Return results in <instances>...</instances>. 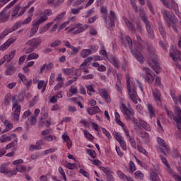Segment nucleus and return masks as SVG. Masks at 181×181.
Wrapping results in <instances>:
<instances>
[{"label": "nucleus", "instance_id": "nucleus-1", "mask_svg": "<svg viewBox=\"0 0 181 181\" xmlns=\"http://www.w3.org/2000/svg\"><path fill=\"white\" fill-rule=\"evenodd\" d=\"M11 100L13 103V109L14 112L12 114L13 120L18 122L19 121V116L21 115V105H19V102L16 100V97H11V95H6L4 98V104L6 107L11 105Z\"/></svg>", "mask_w": 181, "mask_h": 181}, {"label": "nucleus", "instance_id": "nucleus-2", "mask_svg": "<svg viewBox=\"0 0 181 181\" xmlns=\"http://www.w3.org/2000/svg\"><path fill=\"white\" fill-rule=\"evenodd\" d=\"M126 80L127 91L129 93V97L134 104H138V101H141V99L139 98L138 94L136 93V88L135 87V83L132 82L131 83V77L128 74L126 75Z\"/></svg>", "mask_w": 181, "mask_h": 181}, {"label": "nucleus", "instance_id": "nucleus-3", "mask_svg": "<svg viewBox=\"0 0 181 181\" xmlns=\"http://www.w3.org/2000/svg\"><path fill=\"white\" fill-rule=\"evenodd\" d=\"M137 43L135 45L134 49H132V54L133 56L138 60V62L141 64L144 63V56L141 52H142V49H144V41H142V38L140 36H136Z\"/></svg>", "mask_w": 181, "mask_h": 181}, {"label": "nucleus", "instance_id": "nucleus-4", "mask_svg": "<svg viewBox=\"0 0 181 181\" xmlns=\"http://www.w3.org/2000/svg\"><path fill=\"white\" fill-rule=\"evenodd\" d=\"M139 16L144 23L145 24L146 29L147 30L148 37L150 39H155V31L153 30V27L152 26V23L149 21L148 17L146 16V13L144 9H139Z\"/></svg>", "mask_w": 181, "mask_h": 181}, {"label": "nucleus", "instance_id": "nucleus-5", "mask_svg": "<svg viewBox=\"0 0 181 181\" xmlns=\"http://www.w3.org/2000/svg\"><path fill=\"white\" fill-rule=\"evenodd\" d=\"M122 112L124 115H125V119L127 121H132L134 124V127L139 128V124L138 123V119L134 117L135 115V112H134V109L132 107H127V105L124 103L122 104Z\"/></svg>", "mask_w": 181, "mask_h": 181}, {"label": "nucleus", "instance_id": "nucleus-6", "mask_svg": "<svg viewBox=\"0 0 181 181\" xmlns=\"http://www.w3.org/2000/svg\"><path fill=\"white\" fill-rule=\"evenodd\" d=\"M40 43H42V39H40V37L33 38L28 40L26 42V45L30 46V47L25 49V54H30V53L35 52V49L39 47Z\"/></svg>", "mask_w": 181, "mask_h": 181}, {"label": "nucleus", "instance_id": "nucleus-7", "mask_svg": "<svg viewBox=\"0 0 181 181\" xmlns=\"http://www.w3.org/2000/svg\"><path fill=\"white\" fill-rule=\"evenodd\" d=\"M126 25L129 30H131L132 33H135L137 30L139 33H142V25H141L140 22L136 23V29L135 28V25L134 23L129 21V20H125Z\"/></svg>", "mask_w": 181, "mask_h": 181}, {"label": "nucleus", "instance_id": "nucleus-8", "mask_svg": "<svg viewBox=\"0 0 181 181\" xmlns=\"http://www.w3.org/2000/svg\"><path fill=\"white\" fill-rule=\"evenodd\" d=\"M162 13L164 19H168L172 23H177V18H176L174 13L168 11V10H163Z\"/></svg>", "mask_w": 181, "mask_h": 181}, {"label": "nucleus", "instance_id": "nucleus-9", "mask_svg": "<svg viewBox=\"0 0 181 181\" xmlns=\"http://www.w3.org/2000/svg\"><path fill=\"white\" fill-rule=\"evenodd\" d=\"M144 71H145L146 74V77L145 80L148 83H153L155 80V76H153V74L152 73V71L146 67L143 68Z\"/></svg>", "mask_w": 181, "mask_h": 181}, {"label": "nucleus", "instance_id": "nucleus-10", "mask_svg": "<svg viewBox=\"0 0 181 181\" xmlns=\"http://www.w3.org/2000/svg\"><path fill=\"white\" fill-rule=\"evenodd\" d=\"M170 56L174 62H180V52L177 49L173 47L170 49Z\"/></svg>", "mask_w": 181, "mask_h": 181}, {"label": "nucleus", "instance_id": "nucleus-11", "mask_svg": "<svg viewBox=\"0 0 181 181\" xmlns=\"http://www.w3.org/2000/svg\"><path fill=\"white\" fill-rule=\"evenodd\" d=\"M147 53L151 59V62H153L155 64H158V54H156L155 48L153 47V48H148Z\"/></svg>", "mask_w": 181, "mask_h": 181}, {"label": "nucleus", "instance_id": "nucleus-12", "mask_svg": "<svg viewBox=\"0 0 181 181\" xmlns=\"http://www.w3.org/2000/svg\"><path fill=\"white\" fill-rule=\"evenodd\" d=\"M153 96L156 103L158 105H162V100H161L162 93H160V90H159L158 89H156L153 90Z\"/></svg>", "mask_w": 181, "mask_h": 181}, {"label": "nucleus", "instance_id": "nucleus-13", "mask_svg": "<svg viewBox=\"0 0 181 181\" xmlns=\"http://www.w3.org/2000/svg\"><path fill=\"white\" fill-rule=\"evenodd\" d=\"M100 169L105 173L107 181H114V176L112 175L114 173L110 170V168L100 167Z\"/></svg>", "mask_w": 181, "mask_h": 181}, {"label": "nucleus", "instance_id": "nucleus-14", "mask_svg": "<svg viewBox=\"0 0 181 181\" xmlns=\"http://www.w3.org/2000/svg\"><path fill=\"white\" fill-rule=\"evenodd\" d=\"M100 95L103 98L107 104H110L111 103V97L110 95H108V93H107V90L102 89L100 91Z\"/></svg>", "mask_w": 181, "mask_h": 181}, {"label": "nucleus", "instance_id": "nucleus-15", "mask_svg": "<svg viewBox=\"0 0 181 181\" xmlns=\"http://www.w3.org/2000/svg\"><path fill=\"white\" fill-rule=\"evenodd\" d=\"M175 114H176V116L173 117V120L175 121V122H181V108L179 106H175Z\"/></svg>", "mask_w": 181, "mask_h": 181}, {"label": "nucleus", "instance_id": "nucleus-16", "mask_svg": "<svg viewBox=\"0 0 181 181\" xmlns=\"http://www.w3.org/2000/svg\"><path fill=\"white\" fill-rule=\"evenodd\" d=\"M63 71L65 74H67V76H69V78H71L73 76H78L77 71H74V68L64 69H63Z\"/></svg>", "mask_w": 181, "mask_h": 181}, {"label": "nucleus", "instance_id": "nucleus-17", "mask_svg": "<svg viewBox=\"0 0 181 181\" xmlns=\"http://www.w3.org/2000/svg\"><path fill=\"white\" fill-rule=\"evenodd\" d=\"M100 111H101V110H100L98 106H93L87 109V112L89 114V115H95V114H98Z\"/></svg>", "mask_w": 181, "mask_h": 181}, {"label": "nucleus", "instance_id": "nucleus-18", "mask_svg": "<svg viewBox=\"0 0 181 181\" xmlns=\"http://www.w3.org/2000/svg\"><path fill=\"white\" fill-rule=\"evenodd\" d=\"M37 30H39V25L35 24L34 21L32 22V28L30 33V37L35 36L36 33H37Z\"/></svg>", "mask_w": 181, "mask_h": 181}, {"label": "nucleus", "instance_id": "nucleus-19", "mask_svg": "<svg viewBox=\"0 0 181 181\" xmlns=\"http://www.w3.org/2000/svg\"><path fill=\"white\" fill-rule=\"evenodd\" d=\"M2 136L3 138L1 141V144L8 142V141H12L13 139H16V134H12L11 136H5V135H3Z\"/></svg>", "mask_w": 181, "mask_h": 181}, {"label": "nucleus", "instance_id": "nucleus-20", "mask_svg": "<svg viewBox=\"0 0 181 181\" xmlns=\"http://www.w3.org/2000/svg\"><path fill=\"white\" fill-rule=\"evenodd\" d=\"M21 26H22L21 21L16 23L13 27H11L10 29L8 30V33H12V32H15V30H18V29H19Z\"/></svg>", "mask_w": 181, "mask_h": 181}, {"label": "nucleus", "instance_id": "nucleus-21", "mask_svg": "<svg viewBox=\"0 0 181 181\" xmlns=\"http://www.w3.org/2000/svg\"><path fill=\"white\" fill-rule=\"evenodd\" d=\"M21 10V6L16 5L11 11V21H13V18L18 15V12Z\"/></svg>", "mask_w": 181, "mask_h": 181}, {"label": "nucleus", "instance_id": "nucleus-22", "mask_svg": "<svg viewBox=\"0 0 181 181\" xmlns=\"http://www.w3.org/2000/svg\"><path fill=\"white\" fill-rule=\"evenodd\" d=\"M77 30L74 32V35H78V33H83L84 32L85 29L84 27H83V24L78 23L76 24Z\"/></svg>", "mask_w": 181, "mask_h": 181}, {"label": "nucleus", "instance_id": "nucleus-23", "mask_svg": "<svg viewBox=\"0 0 181 181\" xmlns=\"http://www.w3.org/2000/svg\"><path fill=\"white\" fill-rule=\"evenodd\" d=\"M16 71L15 67H13V65H9L6 71V76H12V74H14Z\"/></svg>", "mask_w": 181, "mask_h": 181}, {"label": "nucleus", "instance_id": "nucleus-24", "mask_svg": "<svg viewBox=\"0 0 181 181\" xmlns=\"http://www.w3.org/2000/svg\"><path fill=\"white\" fill-rule=\"evenodd\" d=\"M143 127L146 131H151V127L148 123H146L145 121L139 119V126Z\"/></svg>", "mask_w": 181, "mask_h": 181}, {"label": "nucleus", "instance_id": "nucleus-25", "mask_svg": "<svg viewBox=\"0 0 181 181\" xmlns=\"http://www.w3.org/2000/svg\"><path fill=\"white\" fill-rule=\"evenodd\" d=\"M160 159H161L163 163H164V165H165L168 171L170 173H172V168H170V165H169V163H168V160H166V158H165L163 156H160Z\"/></svg>", "mask_w": 181, "mask_h": 181}, {"label": "nucleus", "instance_id": "nucleus-26", "mask_svg": "<svg viewBox=\"0 0 181 181\" xmlns=\"http://www.w3.org/2000/svg\"><path fill=\"white\" fill-rule=\"evenodd\" d=\"M46 86L47 84H45V81H40L37 84V88L38 90H41L42 88L41 93H45L46 91Z\"/></svg>", "mask_w": 181, "mask_h": 181}, {"label": "nucleus", "instance_id": "nucleus-27", "mask_svg": "<svg viewBox=\"0 0 181 181\" xmlns=\"http://www.w3.org/2000/svg\"><path fill=\"white\" fill-rule=\"evenodd\" d=\"M108 60L110 63H112V64H113L116 69H118V67H119V65L118 64V61L117 60V58L110 56L108 58Z\"/></svg>", "mask_w": 181, "mask_h": 181}, {"label": "nucleus", "instance_id": "nucleus-28", "mask_svg": "<svg viewBox=\"0 0 181 181\" xmlns=\"http://www.w3.org/2000/svg\"><path fill=\"white\" fill-rule=\"evenodd\" d=\"M147 108L148 110V112L150 114V118L152 119L153 117H155V110H153V106L151 104L147 105Z\"/></svg>", "mask_w": 181, "mask_h": 181}, {"label": "nucleus", "instance_id": "nucleus-29", "mask_svg": "<svg viewBox=\"0 0 181 181\" xmlns=\"http://www.w3.org/2000/svg\"><path fill=\"white\" fill-rule=\"evenodd\" d=\"M115 117L117 125H119L120 127H124V123L121 122V117L119 116V113L116 112L115 113Z\"/></svg>", "mask_w": 181, "mask_h": 181}, {"label": "nucleus", "instance_id": "nucleus-30", "mask_svg": "<svg viewBox=\"0 0 181 181\" xmlns=\"http://www.w3.org/2000/svg\"><path fill=\"white\" fill-rule=\"evenodd\" d=\"M48 18L42 16H40V18L38 19V21H33L34 23L37 24L38 26H40V25H42V23H44V22H46V21H47Z\"/></svg>", "mask_w": 181, "mask_h": 181}, {"label": "nucleus", "instance_id": "nucleus-31", "mask_svg": "<svg viewBox=\"0 0 181 181\" xmlns=\"http://www.w3.org/2000/svg\"><path fill=\"white\" fill-rule=\"evenodd\" d=\"M93 57H90L87 59H86L83 62V63L82 64H81V66H79V69L81 70H84V69L86 68V66H87L88 63H90V62H91L93 60Z\"/></svg>", "mask_w": 181, "mask_h": 181}, {"label": "nucleus", "instance_id": "nucleus-32", "mask_svg": "<svg viewBox=\"0 0 181 181\" xmlns=\"http://www.w3.org/2000/svg\"><path fill=\"white\" fill-rule=\"evenodd\" d=\"M158 30L161 36L163 37V39H165V37H166V30H165V28H163L162 23H159Z\"/></svg>", "mask_w": 181, "mask_h": 181}, {"label": "nucleus", "instance_id": "nucleus-33", "mask_svg": "<svg viewBox=\"0 0 181 181\" xmlns=\"http://www.w3.org/2000/svg\"><path fill=\"white\" fill-rule=\"evenodd\" d=\"M125 40L131 50V53H132V50H134V48L133 47V45H132V39H131V37L129 36H126L125 37Z\"/></svg>", "mask_w": 181, "mask_h": 181}, {"label": "nucleus", "instance_id": "nucleus-34", "mask_svg": "<svg viewBox=\"0 0 181 181\" xmlns=\"http://www.w3.org/2000/svg\"><path fill=\"white\" fill-rule=\"evenodd\" d=\"M9 19V16L5 13V11H2L0 13V21L1 22H6Z\"/></svg>", "mask_w": 181, "mask_h": 181}, {"label": "nucleus", "instance_id": "nucleus-35", "mask_svg": "<svg viewBox=\"0 0 181 181\" xmlns=\"http://www.w3.org/2000/svg\"><path fill=\"white\" fill-rule=\"evenodd\" d=\"M150 178L151 181H159V176L158 175V173H155L154 171H152L150 174Z\"/></svg>", "mask_w": 181, "mask_h": 181}, {"label": "nucleus", "instance_id": "nucleus-36", "mask_svg": "<svg viewBox=\"0 0 181 181\" xmlns=\"http://www.w3.org/2000/svg\"><path fill=\"white\" fill-rule=\"evenodd\" d=\"M91 54V49H83L81 52V56L83 59H86L87 56H90Z\"/></svg>", "mask_w": 181, "mask_h": 181}, {"label": "nucleus", "instance_id": "nucleus-37", "mask_svg": "<svg viewBox=\"0 0 181 181\" xmlns=\"http://www.w3.org/2000/svg\"><path fill=\"white\" fill-rule=\"evenodd\" d=\"M26 171V167L22 165H18L16 167V173L20 172L21 173H23V172Z\"/></svg>", "mask_w": 181, "mask_h": 181}, {"label": "nucleus", "instance_id": "nucleus-38", "mask_svg": "<svg viewBox=\"0 0 181 181\" xmlns=\"http://www.w3.org/2000/svg\"><path fill=\"white\" fill-rule=\"evenodd\" d=\"M83 132L86 138H87L88 141H94V136L89 133L88 130H84Z\"/></svg>", "mask_w": 181, "mask_h": 181}, {"label": "nucleus", "instance_id": "nucleus-39", "mask_svg": "<svg viewBox=\"0 0 181 181\" xmlns=\"http://www.w3.org/2000/svg\"><path fill=\"white\" fill-rule=\"evenodd\" d=\"M35 59H39V54L33 52L30 54L27 57V60H33Z\"/></svg>", "mask_w": 181, "mask_h": 181}, {"label": "nucleus", "instance_id": "nucleus-40", "mask_svg": "<svg viewBox=\"0 0 181 181\" xmlns=\"http://www.w3.org/2000/svg\"><path fill=\"white\" fill-rule=\"evenodd\" d=\"M16 145H18V139H15L11 143L6 145V149L8 150V149H11V148H15Z\"/></svg>", "mask_w": 181, "mask_h": 181}, {"label": "nucleus", "instance_id": "nucleus-41", "mask_svg": "<svg viewBox=\"0 0 181 181\" xmlns=\"http://www.w3.org/2000/svg\"><path fill=\"white\" fill-rule=\"evenodd\" d=\"M29 149L30 151H37L39 149H42V147L37 142L35 145L31 144L29 147Z\"/></svg>", "mask_w": 181, "mask_h": 181}, {"label": "nucleus", "instance_id": "nucleus-42", "mask_svg": "<svg viewBox=\"0 0 181 181\" xmlns=\"http://www.w3.org/2000/svg\"><path fill=\"white\" fill-rule=\"evenodd\" d=\"M128 141H129L130 145H132V148H134V149H136V141H135V139L132 137H129L128 139Z\"/></svg>", "mask_w": 181, "mask_h": 181}, {"label": "nucleus", "instance_id": "nucleus-43", "mask_svg": "<svg viewBox=\"0 0 181 181\" xmlns=\"http://www.w3.org/2000/svg\"><path fill=\"white\" fill-rule=\"evenodd\" d=\"M152 69L153 70H154L156 74H159V73L162 71V68H160V66H159V65L157 64L152 66Z\"/></svg>", "mask_w": 181, "mask_h": 181}, {"label": "nucleus", "instance_id": "nucleus-44", "mask_svg": "<svg viewBox=\"0 0 181 181\" xmlns=\"http://www.w3.org/2000/svg\"><path fill=\"white\" fill-rule=\"evenodd\" d=\"M18 78L21 81H23V84H26L28 81V78H26V76H25L23 74L19 73L18 74Z\"/></svg>", "mask_w": 181, "mask_h": 181}, {"label": "nucleus", "instance_id": "nucleus-45", "mask_svg": "<svg viewBox=\"0 0 181 181\" xmlns=\"http://www.w3.org/2000/svg\"><path fill=\"white\" fill-rule=\"evenodd\" d=\"M157 125H158V132H160V134H163L164 132L163 127H162V124H160V120H159V119H157Z\"/></svg>", "mask_w": 181, "mask_h": 181}, {"label": "nucleus", "instance_id": "nucleus-46", "mask_svg": "<svg viewBox=\"0 0 181 181\" xmlns=\"http://www.w3.org/2000/svg\"><path fill=\"white\" fill-rule=\"evenodd\" d=\"M171 5L176 13V12H179V6H177V3L175 1V0L171 1Z\"/></svg>", "mask_w": 181, "mask_h": 181}, {"label": "nucleus", "instance_id": "nucleus-47", "mask_svg": "<svg viewBox=\"0 0 181 181\" xmlns=\"http://www.w3.org/2000/svg\"><path fill=\"white\" fill-rule=\"evenodd\" d=\"M86 88H87V93L88 94V95H91V93H95V90H94V88H93L92 85H88L86 86Z\"/></svg>", "mask_w": 181, "mask_h": 181}, {"label": "nucleus", "instance_id": "nucleus-48", "mask_svg": "<svg viewBox=\"0 0 181 181\" xmlns=\"http://www.w3.org/2000/svg\"><path fill=\"white\" fill-rule=\"evenodd\" d=\"M65 167L67 168V169L73 170L76 169V163H66Z\"/></svg>", "mask_w": 181, "mask_h": 181}, {"label": "nucleus", "instance_id": "nucleus-49", "mask_svg": "<svg viewBox=\"0 0 181 181\" xmlns=\"http://www.w3.org/2000/svg\"><path fill=\"white\" fill-rule=\"evenodd\" d=\"M129 169L131 170V173H134L136 170V167L133 161L129 162Z\"/></svg>", "mask_w": 181, "mask_h": 181}, {"label": "nucleus", "instance_id": "nucleus-50", "mask_svg": "<svg viewBox=\"0 0 181 181\" xmlns=\"http://www.w3.org/2000/svg\"><path fill=\"white\" fill-rule=\"evenodd\" d=\"M59 173H60V175H62L64 180H67V177H66V173H64V170H63V168L59 167Z\"/></svg>", "mask_w": 181, "mask_h": 181}, {"label": "nucleus", "instance_id": "nucleus-51", "mask_svg": "<svg viewBox=\"0 0 181 181\" xmlns=\"http://www.w3.org/2000/svg\"><path fill=\"white\" fill-rule=\"evenodd\" d=\"M54 68V64L53 63L49 62L48 64H46V71H52Z\"/></svg>", "mask_w": 181, "mask_h": 181}, {"label": "nucleus", "instance_id": "nucleus-52", "mask_svg": "<svg viewBox=\"0 0 181 181\" xmlns=\"http://www.w3.org/2000/svg\"><path fill=\"white\" fill-rule=\"evenodd\" d=\"M87 153L93 158V159H95L97 158V154H95V151L94 150H87Z\"/></svg>", "mask_w": 181, "mask_h": 181}, {"label": "nucleus", "instance_id": "nucleus-53", "mask_svg": "<svg viewBox=\"0 0 181 181\" xmlns=\"http://www.w3.org/2000/svg\"><path fill=\"white\" fill-rule=\"evenodd\" d=\"M32 16L33 15H28V17L23 21L22 25H28V23H30V21H32Z\"/></svg>", "mask_w": 181, "mask_h": 181}, {"label": "nucleus", "instance_id": "nucleus-54", "mask_svg": "<svg viewBox=\"0 0 181 181\" xmlns=\"http://www.w3.org/2000/svg\"><path fill=\"white\" fill-rule=\"evenodd\" d=\"M37 115H33V116H31L30 119V121L31 122V125H36V122H37Z\"/></svg>", "mask_w": 181, "mask_h": 181}, {"label": "nucleus", "instance_id": "nucleus-55", "mask_svg": "<svg viewBox=\"0 0 181 181\" xmlns=\"http://www.w3.org/2000/svg\"><path fill=\"white\" fill-rule=\"evenodd\" d=\"M165 111L167 112L168 117H170V119H172V118H173V115H175L173 112L168 110L167 107H165Z\"/></svg>", "mask_w": 181, "mask_h": 181}, {"label": "nucleus", "instance_id": "nucleus-56", "mask_svg": "<svg viewBox=\"0 0 181 181\" xmlns=\"http://www.w3.org/2000/svg\"><path fill=\"white\" fill-rule=\"evenodd\" d=\"M4 124L5 127H6V128L11 131V129L13 127L12 124H11V122L9 121H8V120H5L4 122Z\"/></svg>", "mask_w": 181, "mask_h": 181}, {"label": "nucleus", "instance_id": "nucleus-57", "mask_svg": "<svg viewBox=\"0 0 181 181\" xmlns=\"http://www.w3.org/2000/svg\"><path fill=\"white\" fill-rule=\"evenodd\" d=\"M137 149H138V151H139L141 153H143L146 156H148V153H147L146 150H145L141 146L138 145L137 146Z\"/></svg>", "mask_w": 181, "mask_h": 181}, {"label": "nucleus", "instance_id": "nucleus-58", "mask_svg": "<svg viewBox=\"0 0 181 181\" xmlns=\"http://www.w3.org/2000/svg\"><path fill=\"white\" fill-rule=\"evenodd\" d=\"M103 133L108 138V139H111V134H110V132L107 131L105 128H102Z\"/></svg>", "mask_w": 181, "mask_h": 181}, {"label": "nucleus", "instance_id": "nucleus-59", "mask_svg": "<svg viewBox=\"0 0 181 181\" xmlns=\"http://www.w3.org/2000/svg\"><path fill=\"white\" fill-rule=\"evenodd\" d=\"M62 139L64 142H67L71 140L70 136H69V134L66 132L62 134Z\"/></svg>", "mask_w": 181, "mask_h": 181}, {"label": "nucleus", "instance_id": "nucleus-60", "mask_svg": "<svg viewBox=\"0 0 181 181\" xmlns=\"http://www.w3.org/2000/svg\"><path fill=\"white\" fill-rule=\"evenodd\" d=\"M117 175L119 179H127V177H128V176L125 175L121 170H117Z\"/></svg>", "mask_w": 181, "mask_h": 181}, {"label": "nucleus", "instance_id": "nucleus-61", "mask_svg": "<svg viewBox=\"0 0 181 181\" xmlns=\"http://www.w3.org/2000/svg\"><path fill=\"white\" fill-rule=\"evenodd\" d=\"M138 135H139V136H141V138H146V136L148 135V133L144 132V131H142V129H139Z\"/></svg>", "mask_w": 181, "mask_h": 181}, {"label": "nucleus", "instance_id": "nucleus-62", "mask_svg": "<svg viewBox=\"0 0 181 181\" xmlns=\"http://www.w3.org/2000/svg\"><path fill=\"white\" fill-rule=\"evenodd\" d=\"M69 93H71L72 95H74V94H77V93H78V89H77V88L71 86L69 89Z\"/></svg>", "mask_w": 181, "mask_h": 181}, {"label": "nucleus", "instance_id": "nucleus-63", "mask_svg": "<svg viewBox=\"0 0 181 181\" xmlns=\"http://www.w3.org/2000/svg\"><path fill=\"white\" fill-rule=\"evenodd\" d=\"M62 43V41L59 40H55L54 42H52L50 46L51 47H56L57 46H59Z\"/></svg>", "mask_w": 181, "mask_h": 181}, {"label": "nucleus", "instance_id": "nucleus-64", "mask_svg": "<svg viewBox=\"0 0 181 181\" xmlns=\"http://www.w3.org/2000/svg\"><path fill=\"white\" fill-rule=\"evenodd\" d=\"M50 15H52V9L45 10L43 16H45V18H47V16H50Z\"/></svg>", "mask_w": 181, "mask_h": 181}]
</instances>
